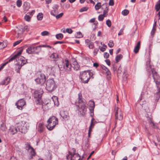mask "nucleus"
I'll return each instance as SVG.
<instances>
[{
	"label": "nucleus",
	"mask_w": 160,
	"mask_h": 160,
	"mask_svg": "<svg viewBox=\"0 0 160 160\" xmlns=\"http://www.w3.org/2000/svg\"><path fill=\"white\" fill-rule=\"evenodd\" d=\"M93 73L90 70H86L80 72L79 78L82 83L86 84L88 82L91 78H93Z\"/></svg>",
	"instance_id": "nucleus-1"
},
{
	"label": "nucleus",
	"mask_w": 160,
	"mask_h": 160,
	"mask_svg": "<svg viewBox=\"0 0 160 160\" xmlns=\"http://www.w3.org/2000/svg\"><path fill=\"white\" fill-rule=\"evenodd\" d=\"M57 64H58V66L60 71L64 70L65 71L68 72L71 70L72 65L68 60L65 59L64 61L59 60Z\"/></svg>",
	"instance_id": "nucleus-2"
},
{
	"label": "nucleus",
	"mask_w": 160,
	"mask_h": 160,
	"mask_svg": "<svg viewBox=\"0 0 160 160\" xmlns=\"http://www.w3.org/2000/svg\"><path fill=\"white\" fill-rule=\"evenodd\" d=\"M47 122L48 124L46 127L48 130L51 131L58 124V120L56 117L52 116L48 120Z\"/></svg>",
	"instance_id": "nucleus-3"
},
{
	"label": "nucleus",
	"mask_w": 160,
	"mask_h": 160,
	"mask_svg": "<svg viewBox=\"0 0 160 160\" xmlns=\"http://www.w3.org/2000/svg\"><path fill=\"white\" fill-rule=\"evenodd\" d=\"M46 84V89L50 92L54 91L57 88V86L53 79H50L47 80Z\"/></svg>",
	"instance_id": "nucleus-4"
},
{
	"label": "nucleus",
	"mask_w": 160,
	"mask_h": 160,
	"mask_svg": "<svg viewBox=\"0 0 160 160\" xmlns=\"http://www.w3.org/2000/svg\"><path fill=\"white\" fill-rule=\"evenodd\" d=\"M43 93V90L41 89L39 90H36L34 92L33 97L35 99V102L36 104L42 105V102L41 100V98Z\"/></svg>",
	"instance_id": "nucleus-5"
},
{
	"label": "nucleus",
	"mask_w": 160,
	"mask_h": 160,
	"mask_svg": "<svg viewBox=\"0 0 160 160\" xmlns=\"http://www.w3.org/2000/svg\"><path fill=\"white\" fill-rule=\"evenodd\" d=\"M149 69H147V72L149 75H150V72H151L153 79L154 80L157 88H158V86L160 84V82L158 81V76L157 72L155 71L154 68H151L150 67Z\"/></svg>",
	"instance_id": "nucleus-6"
},
{
	"label": "nucleus",
	"mask_w": 160,
	"mask_h": 160,
	"mask_svg": "<svg viewBox=\"0 0 160 160\" xmlns=\"http://www.w3.org/2000/svg\"><path fill=\"white\" fill-rule=\"evenodd\" d=\"M26 149L28 150V159L31 160L33 158V157L36 155V152L34 148L31 146L29 143L27 142L25 144Z\"/></svg>",
	"instance_id": "nucleus-7"
},
{
	"label": "nucleus",
	"mask_w": 160,
	"mask_h": 160,
	"mask_svg": "<svg viewBox=\"0 0 160 160\" xmlns=\"http://www.w3.org/2000/svg\"><path fill=\"white\" fill-rule=\"evenodd\" d=\"M17 127L18 131L22 133H25L27 132V128L26 122L22 121L17 123Z\"/></svg>",
	"instance_id": "nucleus-8"
},
{
	"label": "nucleus",
	"mask_w": 160,
	"mask_h": 160,
	"mask_svg": "<svg viewBox=\"0 0 160 160\" xmlns=\"http://www.w3.org/2000/svg\"><path fill=\"white\" fill-rule=\"evenodd\" d=\"M38 77L35 79V81L37 84H42L46 81V76L44 74L40 72H38Z\"/></svg>",
	"instance_id": "nucleus-9"
},
{
	"label": "nucleus",
	"mask_w": 160,
	"mask_h": 160,
	"mask_svg": "<svg viewBox=\"0 0 160 160\" xmlns=\"http://www.w3.org/2000/svg\"><path fill=\"white\" fill-rule=\"evenodd\" d=\"M76 106L78 111V115L80 117L84 116L86 114L87 111L86 106L85 104H82L80 107L78 105Z\"/></svg>",
	"instance_id": "nucleus-10"
},
{
	"label": "nucleus",
	"mask_w": 160,
	"mask_h": 160,
	"mask_svg": "<svg viewBox=\"0 0 160 160\" xmlns=\"http://www.w3.org/2000/svg\"><path fill=\"white\" fill-rule=\"evenodd\" d=\"M115 112L116 120L118 119L119 120H122L123 119V116L122 113L120 110L119 108L118 107L116 108L115 107Z\"/></svg>",
	"instance_id": "nucleus-11"
},
{
	"label": "nucleus",
	"mask_w": 160,
	"mask_h": 160,
	"mask_svg": "<svg viewBox=\"0 0 160 160\" xmlns=\"http://www.w3.org/2000/svg\"><path fill=\"white\" fill-rule=\"evenodd\" d=\"M73 151H75V149L73 150ZM70 155L71 160H79L80 159V157L79 154L77 153H76L74 152H68Z\"/></svg>",
	"instance_id": "nucleus-12"
},
{
	"label": "nucleus",
	"mask_w": 160,
	"mask_h": 160,
	"mask_svg": "<svg viewBox=\"0 0 160 160\" xmlns=\"http://www.w3.org/2000/svg\"><path fill=\"white\" fill-rule=\"evenodd\" d=\"M26 104V102L23 99L18 100L15 103L17 108L20 110H22L23 107Z\"/></svg>",
	"instance_id": "nucleus-13"
},
{
	"label": "nucleus",
	"mask_w": 160,
	"mask_h": 160,
	"mask_svg": "<svg viewBox=\"0 0 160 160\" xmlns=\"http://www.w3.org/2000/svg\"><path fill=\"white\" fill-rule=\"evenodd\" d=\"M109 6L107 3L103 4L102 5L101 9L103 10L102 15L105 17L108 15V11Z\"/></svg>",
	"instance_id": "nucleus-14"
},
{
	"label": "nucleus",
	"mask_w": 160,
	"mask_h": 160,
	"mask_svg": "<svg viewBox=\"0 0 160 160\" xmlns=\"http://www.w3.org/2000/svg\"><path fill=\"white\" fill-rule=\"evenodd\" d=\"M90 112V116L93 117L94 115V110L95 107V102L92 100H90L89 102Z\"/></svg>",
	"instance_id": "nucleus-15"
},
{
	"label": "nucleus",
	"mask_w": 160,
	"mask_h": 160,
	"mask_svg": "<svg viewBox=\"0 0 160 160\" xmlns=\"http://www.w3.org/2000/svg\"><path fill=\"white\" fill-rule=\"evenodd\" d=\"M41 49L40 48L37 52H34L33 47L30 46L26 50V52L29 54H38L41 51Z\"/></svg>",
	"instance_id": "nucleus-16"
},
{
	"label": "nucleus",
	"mask_w": 160,
	"mask_h": 160,
	"mask_svg": "<svg viewBox=\"0 0 160 160\" xmlns=\"http://www.w3.org/2000/svg\"><path fill=\"white\" fill-rule=\"evenodd\" d=\"M78 103H82L83 104H85L86 103V102H85V100L82 98L81 93L80 92L78 93Z\"/></svg>",
	"instance_id": "nucleus-17"
},
{
	"label": "nucleus",
	"mask_w": 160,
	"mask_h": 160,
	"mask_svg": "<svg viewBox=\"0 0 160 160\" xmlns=\"http://www.w3.org/2000/svg\"><path fill=\"white\" fill-rule=\"evenodd\" d=\"M9 132L11 134L13 135L17 132V129L16 127L11 126L10 128Z\"/></svg>",
	"instance_id": "nucleus-18"
},
{
	"label": "nucleus",
	"mask_w": 160,
	"mask_h": 160,
	"mask_svg": "<svg viewBox=\"0 0 160 160\" xmlns=\"http://www.w3.org/2000/svg\"><path fill=\"white\" fill-rule=\"evenodd\" d=\"M10 80V77H8L0 82V84L2 85H7L9 83Z\"/></svg>",
	"instance_id": "nucleus-19"
},
{
	"label": "nucleus",
	"mask_w": 160,
	"mask_h": 160,
	"mask_svg": "<svg viewBox=\"0 0 160 160\" xmlns=\"http://www.w3.org/2000/svg\"><path fill=\"white\" fill-rule=\"evenodd\" d=\"M22 7L24 11H28L30 8V4L28 2H25L23 3Z\"/></svg>",
	"instance_id": "nucleus-20"
},
{
	"label": "nucleus",
	"mask_w": 160,
	"mask_h": 160,
	"mask_svg": "<svg viewBox=\"0 0 160 160\" xmlns=\"http://www.w3.org/2000/svg\"><path fill=\"white\" fill-rule=\"evenodd\" d=\"M16 69L15 71L16 72L18 73H20V70L21 67L23 66L22 64L20 63V62H18L16 64Z\"/></svg>",
	"instance_id": "nucleus-21"
},
{
	"label": "nucleus",
	"mask_w": 160,
	"mask_h": 160,
	"mask_svg": "<svg viewBox=\"0 0 160 160\" xmlns=\"http://www.w3.org/2000/svg\"><path fill=\"white\" fill-rule=\"evenodd\" d=\"M141 42L140 41L138 42L136 46H135L134 49V52L135 53H138L140 49Z\"/></svg>",
	"instance_id": "nucleus-22"
},
{
	"label": "nucleus",
	"mask_w": 160,
	"mask_h": 160,
	"mask_svg": "<svg viewBox=\"0 0 160 160\" xmlns=\"http://www.w3.org/2000/svg\"><path fill=\"white\" fill-rule=\"evenodd\" d=\"M51 59H53L56 61L58 60V54L56 53H52L50 56Z\"/></svg>",
	"instance_id": "nucleus-23"
},
{
	"label": "nucleus",
	"mask_w": 160,
	"mask_h": 160,
	"mask_svg": "<svg viewBox=\"0 0 160 160\" xmlns=\"http://www.w3.org/2000/svg\"><path fill=\"white\" fill-rule=\"evenodd\" d=\"M60 115L64 119L68 120L69 117L68 113L65 111L63 112Z\"/></svg>",
	"instance_id": "nucleus-24"
},
{
	"label": "nucleus",
	"mask_w": 160,
	"mask_h": 160,
	"mask_svg": "<svg viewBox=\"0 0 160 160\" xmlns=\"http://www.w3.org/2000/svg\"><path fill=\"white\" fill-rule=\"evenodd\" d=\"M44 128L43 124L42 123H39L38 126V131L40 132L41 133L43 132Z\"/></svg>",
	"instance_id": "nucleus-25"
},
{
	"label": "nucleus",
	"mask_w": 160,
	"mask_h": 160,
	"mask_svg": "<svg viewBox=\"0 0 160 160\" xmlns=\"http://www.w3.org/2000/svg\"><path fill=\"white\" fill-rule=\"evenodd\" d=\"M20 62L22 66L27 63V60L23 57H22L20 58Z\"/></svg>",
	"instance_id": "nucleus-26"
},
{
	"label": "nucleus",
	"mask_w": 160,
	"mask_h": 160,
	"mask_svg": "<svg viewBox=\"0 0 160 160\" xmlns=\"http://www.w3.org/2000/svg\"><path fill=\"white\" fill-rule=\"evenodd\" d=\"M7 45L6 42L3 41L2 42H0V49H2L6 47Z\"/></svg>",
	"instance_id": "nucleus-27"
},
{
	"label": "nucleus",
	"mask_w": 160,
	"mask_h": 160,
	"mask_svg": "<svg viewBox=\"0 0 160 160\" xmlns=\"http://www.w3.org/2000/svg\"><path fill=\"white\" fill-rule=\"evenodd\" d=\"M73 64V68L74 70L77 71L80 68V66L78 64L77 62H74Z\"/></svg>",
	"instance_id": "nucleus-28"
},
{
	"label": "nucleus",
	"mask_w": 160,
	"mask_h": 160,
	"mask_svg": "<svg viewBox=\"0 0 160 160\" xmlns=\"http://www.w3.org/2000/svg\"><path fill=\"white\" fill-rule=\"evenodd\" d=\"M52 98L54 104L57 106H58L59 105V103L57 97L56 96H53L52 97Z\"/></svg>",
	"instance_id": "nucleus-29"
},
{
	"label": "nucleus",
	"mask_w": 160,
	"mask_h": 160,
	"mask_svg": "<svg viewBox=\"0 0 160 160\" xmlns=\"http://www.w3.org/2000/svg\"><path fill=\"white\" fill-rule=\"evenodd\" d=\"M122 55L121 54L117 55L115 58L116 62L117 63L119 62L120 60L122 58Z\"/></svg>",
	"instance_id": "nucleus-30"
},
{
	"label": "nucleus",
	"mask_w": 160,
	"mask_h": 160,
	"mask_svg": "<svg viewBox=\"0 0 160 160\" xmlns=\"http://www.w3.org/2000/svg\"><path fill=\"white\" fill-rule=\"evenodd\" d=\"M58 11L57 10L54 9L52 10L50 12L51 14L54 17H55L56 15L58 14Z\"/></svg>",
	"instance_id": "nucleus-31"
},
{
	"label": "nucleus",
	"mask_w": 160,
	"mask_h": 160,
	"mask_svg": "<svg viewBox=\"0 0 160 160\" xmlns=\"http://www.w3.org/2000/svg\"><path fill=\"white\" fill-rule=\"evenodd\" d=\"M56 38L58 40H61L63 37V35L62 33H59L56 35Z\"/></svg>",
	"instance_id": "nucleus-32"
},
{
	"label": "nucleus",
	"mask_w": 160,
	"mask_h": 160,
	"mask_svg": "<svg viewBox=\"0 0 160 160\" xmlns=\"http://www.w3.org/2000/svg\"><path fill=\"white\" fill-rule=\"evenodd\" d=\"M101 3L98 2L95 6V8L96 10H98L100 9L101 7Z\"/></svg>",
	"instance_id": "nucleus-33"
},
{
	"label": "nucleus",
	"mask_w": 160,
	"mask_h": 160,
	"mask_svg": "<svg viewBox=\"0 0 160 160\" xmlns=\"http://www.w3.org/2000/svg\"><path fill=\"white\" fill-rule=\"evenodd\" d=\"M37 19L38 20H41L43 18V14L42 13H39L37 15Z\"/></svg>",
	"instance_id": "nucleus-34"
},
{
	"label": "nucleus",
	"mask_w": 160,
	"mask_h": 160,
	"mask_svg": "<svg viewBox=\"0 0 160 160\" xmlns=\"http://www.w3.org/2000/svg\"><path fill=\"white\" fill-rule=\"evenodd\" d=\"M129 13V11L127 9H125L123 10L122 12V14L124 16H126Z\"/></svg>",
	"instance_id": "nucleus-35"
},
{
	"label": "nucleus",
	"mask_w": 160,
	"mask_h": 160,
	"mask_svg": "<svg viewBox=\"0 0 160 160\" xmlns=\"http://www.w3.org/2000/svg\"><path fill=\"white\" fill-rule=\"evenodd\" d=\"M75 37L76 38H82L83 37L82 34L81 32H78L75 35Z\"/></svg>",
	"instance_id": "nucleus-36"
},
{
	"label": "nucleus",
	"mask_w": 160,
	"mask_h": 160,
	"mask_svg": "<svg viewBox=\"0 0 160 160\" xmlns=\"http://www.w3.org/2000/svg\"><path fill=\"white\" fill-rule=\"evenodd\" d=\"M155 9L157 11H158L160 9V0H159L158 3L156 5Z\"/></svg>",
	"instance_id": "nucleus-37"
},
{
	"label": "nucleus",
	"mask_w": 160,
	"mask_h": 160,
	"mask_svg": "<svg viewBox=\"0 0 160 160\" xmlns=\"http://www.w3.org/2000/svg\"><path fill=\"white\" fill-rule=\"evenodd\" d=\"M89 8L88 7H85L81 8L79 10L80 12H82L87 11Z\"/></svg>",
	"instance_id": "nucleus-38"
},
{
	"label": "nucleus",
	"mask_w": 160,
	"mask_h": 160,
	"mask_svg": "<svg viewBox=\"0 0 160 160\" xmlns=\"http://www.w3.org/2000/svg\"><path fill=\"white\" fill-rule=\"evenodd\" d=\"M108 45L110 48L112 47L114 45V43L112 40H110L109 41Z\"/></svg>",
	"instance_id": "nucleus-39"
},
{
	"label": "nucleus",
	"mask_w": 160,
	"mask_h": 160,
	"mask_svg": "<svg viewBox=\"0 0 160 160\" xmlns=\"http://www.w3.org/2000/svg\"><path fill=\"white\" fill-rule=\"evenodd\" d=\"M17 5L18 7H20L22 4V2L21 0H18L16 2Z\"/></svg>",
	"instance_id": "nucleus-40"
},
{
	"label": "nucleus",
	"mask_w": 160,
	"mask_h": 160,
	"mask_svg": "<svg viewBox=\"0 0 160 160\" xmlns=\"http://www.w3.org/2000/svg\"><path fill=\"white\" fill-rule=\"evenodd\" d=\"M107 47V46L105 45L104 44H103V47H101L100 48V50L102 52H103L106 50Z\"/></svg>",
	"instance_id": "nucleus-41"
},
{
	"label": "nucleus",
	"mask_w": 160,
	"mask_h": 160,
	"mask_svg": "<svg viewBox=\"0 0 160 160\" xmlns=\"http://www.w3.org/2000/svg\"><path fill=\"white\" fill-rule=\"evenodd\" d=\"M102 68L103 69L105 70L108 75L110 73V72L109 71L108 69L107 68L104 66H103L102 67Z\"/></svg>",
	"instance_id": "nucleus-42"
},
{
	"label": "nucleus",
	"mask_w": 160,
	"mask_h": 160,
	"mask_svg": "<svg viewBox=\"0 0 160 160\" xmlns=\"http://www.w3.org/2000/svg\"><path fill=\"white\" fill-rule=\"evenodd\" d=\"M33 48L34 49V52H37L38 50L40 48V45L37 46L36 47H33Z\"/></svg>",
	"instance_id": "nucleus-43"
},
{
	"label": "nucleus",
	"mask_w": 160,
	"mask_h": 160,
	"mask_svg": "<svg viewBox=\"0 0 160 160\" xmlns=\"http://www.w3.org/2000/svg\"><path fill=\"white\" fill-rule=\"evenodd\" d=\"M24 18L26 21L29 22L30 20L31 17L29 15H26L24 16Z\"/></svg>",
	"instance_id": "nucleus-44"
},
{
	"label": "nucleus",
	"mask_w": 160,
	"mask_h": 160,
	"mask_svg": "<svg viewBox=\"0 0 160 160\" xmlns=\"http://www.w3.org/2000/svg\"><path fill=\"white\" fill-rule=\"evenodd\" d=\"M22 41V40H20L15 42L13 44V46L14 47L15 46L19 44Z\"/></svg>",
	"instance_id": "nucleus-45"
},
{
	"label": "nucleus",
	"mask_w": 160,
	"mask_h": 160,
	"mask_svg": "<svg viewBox=\"0 0 160 160\" xmlns=\"http://www.w3.org/2000/svg\"><path fill=\"white\" fill-rule=\"evenodd\" d=\"M106 23L107 25L109 27H110L111 26V22L109 19H108L107 20Z\"/></svg>",
	"instance_id": "nucleus-46"
},
{
	"label": "nucleus",
	"mask_w": 160,
	"mask_h": 160,
	"mask_svg": "<svg viewBox=\"0 0 160 160\" xmlns=\"http://www.w3.org/2000/svg\"><path fill=\"white\" fill-rule=\"evenodd\" d=\"M63 12H62L58 15H56L55 17H56L57 19H58L62 17L63 16Z\"/></svg>",
	"instance_id": "nucleus-47"
},
{
	"label": "nucleus",
	"mask_w": 160,
	"mask_h": 160,
	"mask_svg": "<svg viewBox=\"0 0 160 160\" xmlns=\"http://www.w3.org/2000/svg\"><path fill=\"white\" fill-rule=\"evenodd\" d=\"M104 17L102 14H101L98 17V20L99 21H102L103 20Z\"/></svg>",
	"instance_id": "nucleus-48"
},
{
	"label": "nucleus",
	"mask_w": 160,
	"mask_h": 160,
	"mask_svg": "<svg viewBox=\"0 0 160 160\" xmlns=\"http://www.w3.org/2000/svg\"><path fill=\"white\" fill-rule=\"evenodd\" d=\"M122 68L121 66H120L119 67V68H118V75L120 74H121L122 72Z\"/></svg>",
	"instance_id": "nucleus-49"
},
{
	"label": "nucleus",
	"mask_w": 160,
	"mask_h": 160,
	"mask_svg": "<svg viewBox=\"0 0 160 160\" xmlns=\"http://www.w3.org/2000/svg\"><path fill=\"white\" fill-rule=\"evenodd\" d=\"M88 47L90 49H92L94 47V45L93 43L92 42L90 43L88 45Z\"/></svg>",
	"instance_id": "nucleus-50"
},
{
	"label": "nucleus",
	"mask_w": 160,
	"mask_h": 160,
	"mask_svg": "<svg viewBox=\"0 0 160 160\" xmlns=\"http://www.w3.org/2000/svg\"><path fill=\"white\" fill-rule=\"evenodd\" d=\"M29 27L28 26H25L23 28V30L24 31H26L28 32L29 30Z\"/></svg>",
	"instance_id": "nucleus-51"
},
{
	"label": "nucleus",
	"mask_w": 160,
	"mask_h": 160,
	"mask_svg": "<svg viewBox=\"0 0 160 160\" xmlns=\"http://www.w3.org/2000/svg\"><path fill=\"white\" fill-rule=\"evenodd\" d=\"M66 32L69 34H71L73 31L71 28H68L66 29Z\"/></svg>",
	"instance_id": "nucleus-52"
},
{
	"label": "nucleus",
	"mask_w": 160,
	"mask_h": 160,
	"mask_svg": "<svg viewBox=\"0 0 160 160\" xmlns=\"http://www.w3.org/2000/svg\"><path fill=\"white\" fill-rule=\"evenodd\" d=\"M94 120V119L93 118L91 121L90 125L89 127H92V128L95 125L94 122H93Z\"/></svg>",
	"instance_id": "nucleus-53"
},
{
	"label": "nucleus",
	"mask_w": 160,
	"mask_h": 160,
	"mask_svg": "<svg viewBox=\"0 0 160 160\" xmlns=\"http://www.w3.org/2000/svg\"><path fill=\"white\" fill-rule=\"evenodd\" d=\"M49 34V32L47 31H44L42 32L41 33V35L42 36H44L45 35H47Z\"/></svg>",
	"instance_id": "nucleus-54"
},
{
	"label": "nucleus",
	"mask_w": 160,
	"mask_h": 160,
	"mask_svg": "<svg viewBox=\"0 0 160 160\" xmlns=\"http://www.w3.org/2000/svg\"><path fill=\"white\" fill-rule=\"evenodd\" d=\"M142 100H143L141 98L140 101V104L142 106L143 104H145L146 103V101ZM142 107H143V106H142Z\"/></svg>",
	"instance_id": "nucleus-55"
},
{
	"label": "nucleus",
	"mask_w": 160,
	"mask_h": 160,
	"mask_svg": "<svg viewBox=\"0 0 160 160\" xmlns=\"http://www.w3.org/2000/svg\"><path fill=\"white\" fill-rule=\"evenodd\" d=\"M109 56V55L108 53L107 52H104V57L105 58H108Z\"/></svg>",
	"instance_id": "nucleus-56"
},
{
	"label": "nucleus",
	"mask_w": 160,
	"mask_h": 160,
	"mask_svg": "<svg viewBox=\"0 0 160 160\" xmlns=\"http://www.w3.org/2000/svg\"><path fill=\"white\" fill-rule=\"evenodd\" d=\"M98 51L99 49L98 48H95L94 49V51H93V54L94 56H96L97 54Z\"/></svg>",
	"instance_id": "nucleus-57"
},
{
	"label": "nucleus",
	"mask_w": 160,
	"mask_h": 160,
	"mask_svg": "<svg viewBox=\"0 0 160 160\" xmlns=\"http://www.w3.org/2000/svg\"><path fill=\"white\" fill-rule=\"evenodd\" d=\"M156 31V28H152V29L151 32V35L152 36H153Z\"/></svg>",
	"instance_id": "nucleus-58"
},
{
	"label": "nucleus",
	"mask_w": 160,
	"mask_h": 160,
	"mask_svg": "<svg viewBox=\"0 0 160 160\" xmlns=\"http://www.w3.org/2000/svg\"><path fill=\"white\" fill-rule=\"evenodd\" d=\"M16 58V55H14L11 58H10L9 60H8V62H11V61H12L13 60H14Z\"/></svg>",
	"instance_id": "nucleus-59"
},
{
	"label": "nucleus",
	"mask_w": 160,
	"mask_h": 160,
	"mask_svg": "<svg viewBox=\"0 0 160 160\" xmlns=\"http://www.w3.org/2000/svg\"><path fill=\"white\" fill-rule=\"evenodd\" d=\"M22 51H23L22 49L20 51L18 52L16 54L14 55H16V58H17V57L18 56H19L22 53Z\"/></svg>",
	"instance_id": "nucleus-60"
},
{
	"label": "nucleus",
	"mask_w": 160,
	"mask_h": 160,
	"mask_svg": "<svg viewBox=\"0 0 160 160\" xmlns=\"http://www.w3.org/2000/svg\"><path fill=\"white\" fill-rule=\"evenodd\" d=\"M109 5L110 6H113L114 4V1L113 0H109Z\"/></svg>",
	"instance_id": "nucleus-61"
},
{
	"label": "nucleus",
	"mask_w": 160,
	"mask_h": 160,
	"mask_svg": "<svg viewBox=\"0 0 160 160\" xmlns=\"http://www.w3.org/2000/svg\"><path fill=\"white\" fill-rule=\"evenodd\" d=\"M85 43L87 45H88L91 42L88 39H86L85 41Z\"/></svg>",
	"instance_id": "nucleus-62"
},
{
	"label": "nucleus",
	"mask_w": 160,
	"mask_h": 160,
	"mask_svg": "<svg viewBox=\"0 0 160 160\" xmlns=\"http://www.w3.org/2000/svg\"><path fill=\"white\" fill-rule=\"evenodd\" d=\"M105 62H106V63L108 65L110 66V62L109 59H107L105 60Z\"/></svg>",
	"instance_id": "nucleus-63"
},
{
	"label": "nucleus",
	"mask_w": 160,
	"mask_h": 160,
	"mask_svg": "<svg viewBox=\"0 0 160 160\" xmlns=\"http://www.w3.org/2000/svg\"><path fill=\"white\" fill-rule=\"evenodd\" d=\"M58 7L59 6L58 5L55 4L53 6V9H56V10H57L58 9Z\"/></svg>",
	"instance_id": "nucleus-64"
}]
</instances>
